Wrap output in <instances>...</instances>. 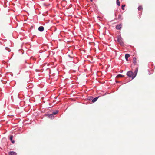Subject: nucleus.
<instances>
[{"mask_svg": "<svg viewBox=\"0 0 155 155\" xmlns=\"http://www.w3.org/2000/svg\"><path fill=\"white\" fill-rule=\"evenodd\" d=\"M126 75L130 77H131L132 79H134L136 76V74H134L131 71H129L127 72Z\"/></svg>", "mask_w": 155, "mask_h": 155, "instance_id": "nucleus-1", "label": "nucleus"}, {"mask_svg": "<svg viewBox=\"0 0 155 155\" xmlns=\"http://www.w3.org/2000/svg\"><path fill=\"white\" fill-rule=\"evenodd\" d=\"M122 39L120 36H118L117 38V41L121 45L123 44Z\"/></svg>", "mask_w": 155, "mask_h": 155, "instance_id": "nucleus-2", "label": "nucleus"}, {"mask_svg": "<svg viewBox=\"0 0 155 155\" xmlns=\"http://www.w3.org/2000/svg\"><path fill=\"white\" fill-rule=\"evenodd\" d=\"M47 116H48V117L49 118H50L51 119H53L54 118V116L52 114H48V115H47Z\"/></svg>", "mask_w": 155, "mask_h": 155, "instance_id": "nucleus-3", "label": "nucleus"}, {"mask_svg": "<svg viewBox=\"0 0 155 155\" xmlns=\"http://www.w3.org/2000/svg\"><path fill=\"white\" fill-rule=\"evenodd\" d=\"M38 29L39 31L41 32L44 31V28L43 26H40L39 27Z\"/></svg>", "mask_w": 155, "mask_h": 155, "instance_id": "nucleus-4", "label": "nucleus"}, {"mask_svg": "<svg viewBox=\"0 0 155 155\" xmlns=\"http://www.w3.org/2000/svg\"><path fill=\"white\" fill-rule=\"evenodd\" d=\"M116 28L117 29L120 30L121 28V25H117L116 26Z\"/></svg>", "mask_w": 155, "mask_h": 155, "instance_id": "nucleus-5", "label": "nucleus"}, {"mask_svg": "<svg viewBox=\"0 0 155 155\" xmlns=\"http://www.w3.org/2000/svg\"><path fill=\"white\" fill-rule=\"evenodd\" d=\"M16 153L13 151H11L9 153V155H16Z\"/></svg>", "mask_w": 155, "mask_h": 155, "instance_id": "nucleus-6", "label": "nucleus"}, {"mask_svg": "<svg viewBox=\"0 0 155 155\" xmlns=\"http://www.w3.org/2000/svg\"><path fill=\"white\" fill-rule=\"evenodd\" d=\"M133 62L135 65L136 64V58L135 57H134L133 58Z\"/></svg>", "mask_w": 155, "mask_h": 155, "instance_id": "nucleus-7", "label": "nucleus"}, {"mask_svg": "<svg viewBox=\"0 0 155 155\" xmlns=\"http://www.w3.org/2000/svg\"><path fill=\"white\" fill-rule=\"evenodd\" d=\"M130 55L128 54H126L125 55V58L127 61H128V58L129 57Z\"/></svg>", "mask_w": 155, "mask_h": 155, "instance_id": "nucleus-8", "label": "nucleus"}, {"mask_svg": "<svg viewBox=\"0 0 155 155\" xmlns=\"http://www.w3.org/2000/svg\"><path fill=\"white\" fill-rule=\"evenodd\" d=\"M99 96L97 97H96L94 98L92 100V102L93 103H94L95 102H96L98 98L99 97Z\"/></svg>", "mask_w": 155, "mask_h": 155, "instance_id": "nucleus-9", "label": "nucleus"}, {"mask_svg": "<svg viewBox=\"0 0 155 155\" xmlns=\"http://www.w3.org/2000/svg\"><path fill=\"white\" fill-rule=\"evenodd\" d=\"M13 137L12 135L10 137V140L11 141L12 143L13 144L15 143V141L12 140Z\"/></svg>", "mask_w": 155, "mask_h": 155, "instance_id": "nucleus-10", "label": "nucleus"}, {"mask_svg": "<svg viewBox=\"0 0 155 155\" xmlns=\"http://www.w3.org/2000/svg\"><path fill=\"white\" fill-rule=\"evenodd\" d=\"M58 110H56L55 111H54L52 113V114L54 115H55L58 114Z\"/></svg>", "mask_w": 155, "mask_h": 155, "instance_id": "nucleus-11", "label": "nucleus"}, {"mask_svg": "<svg viewBox=\"0 0 155 155\" xmlns=\"http://www.w3.org/2000/svg\"><path fill=\"white\" fill-rule=\"evenodd\" d=\"M58 110H56L55 111H54L52 113V114L54 115H55L58 114Z\"/></svg>", "mask_w": 155, "mask_h": 155, "instance_id": "nucleus-12", "label": "nucleus"}, {"mask_svg": "<svg viewBox=\"0 0 155 155\" xmlns=\"http://www.w3.org/2000/svg\"><path fill=\"white\" fill-rule=\"evenodd\" d=\"M139 11L142 10L143 8L141 6H139L138 8Z\"/></svg>", "mask_w": 155, "mask_h": 155, "instance_id": "nucleus-13", "label": "nucleus"}, {"mask_svg": "<svg viewBox=\"0 0 155 155\" xmlns=\"http://www.w3.org/2000/svg\"><path fill=\"white\" fill-rule=\"evenodd\" d=\"M118 19L119 20H121V19H122V16H121V15L120 14H119V15H118Z\"/></svg>", "mask_w": 155, "mask_h": 155, "instance_id": "nucleus-14", "label": "nucleus"}, {"mask_svg": "<svg viewBox=\"0 0 155 155\" xmlns=\"http://www.w3.org/2000/svg\"><path fill=\"white\" fill-rule=\"evenodd\" d=\"M138 71V68H136V70H135V71H134V73H135V74H136V75H137Z\"/></svg>", "mask_w": 155, "mask_h": 155, "instance_id": "nucleus-15", "label": "nucleus"}, {"mask_svg": "<svg viewBox=\"0 0 155 155\" xmlns=\"http://www.w3.org/2000/svg\"><path fill=\"white\" fill-rule=\"evenodd\" d=\"M117 5L119 6L120 5V3L119 1V0H117Z\"/></svg>", "mask_w": 155, "mask_h": 155, "instance_id": "nucleus-16", "label": "nucleus"}, {"mask_svg": "<svg viewBox=\"0 0 155 155\" xmlns=\"http://www.w3.org/2000/svg\"><path fill=\"white\" fill-rule=\"evenodd\" d=\"M124 77V76L122 75H121V74H118L117 76V78L123 77Z\"/></svg>", "mask_w": 155, "mask_h": 155, "instance_id": "nucleus-17", "label": "nucleus"}, {"mask_svg": "<svg viewBox=\"0 0 155 155\" xmlns=\"http://www.w3.org/2000/svg\"><path fill=\"white\" fill-rule=\"evenodd\" d=\"M126 5H122L121 8L122 10H124V7Z\"/></svg>", "mask_w": 155, "mask_h": 155, "instance_id": "nucleus-18", "label": "nucleus"}, {"mask_svg": "<svg viewBox=\"0 0 155 155\" xmlns=\"http://www.w3.org/2000/svg\"><path fill=\"white\" fill-rule=\"evenodd\" d=\"M8 51L9 52H10V50H8Z\"/></svg>", "mask_w": 155, "mask_h": 155, "instance_id": "nucleus-19", "label": "nucleus"}, {"mask_svg": "<svg viewBox=\"0 0 155 155\" xmlns=\"http://www.w3.org/2000/svg\"><path fill=\"white\" fill-rule=\"evenodd\" d=\"M90 1L92 2V1L93 0H90Z\"/></svg>", "mask_w": 155, "mask_h": 155, "instance_id": "nucleus-20", "label": "nucleus"}]
</instances>
